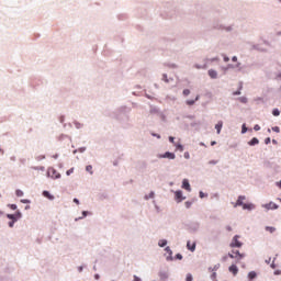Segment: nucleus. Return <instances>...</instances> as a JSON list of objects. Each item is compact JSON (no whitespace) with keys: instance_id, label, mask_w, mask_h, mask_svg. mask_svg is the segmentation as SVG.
Segmentation results:
<instances>
[{"instance_id":"f257e3e1","label":"nucleus","mask_w":281,"mask_h":281,"mask_svg":"<svg viewBox=\"0 0 281 281\" xmlns=\"http://www.w3.org/2000/svg\"><path fill=\"white\" fill-rule=\"evenodd\" d=\"M228 258H233L236 262H240L243 258H245V254H240L238 250H232V252L228 254Z\"/></svg>"},{"instance_id":"f03ea898","label":"nucleus","mask_w":281,"mask_h":281,"mask_svg":"<svg viewBox=\"0 0 281 281\" xmlns=\"http://www.w3.org/2000/svg\"><path fill=\"white\" fill-rule=\"evenodd\" d=\"M48 177H52V179H60V175L54 168L48 169Z\"/></svg>"},{"instance_id":"7ed1b4c3","label":"nucleus","mask_w":281,"mask_h":281,"mask_svg":"<svg viewBox=\"0 0 281 281\" xmlns=\"http://www.w3.org/2000/svg\"><path fill=\"white\" fill-rule=\"evenodd\" d=\"M245 195H239L238 196V199H237V201H236V203H234L233 205H234V207H238V206H240L241 205V207H243V205L245 204L243 201H245Z\"/></svg>"},{"instance_id":"20e7f679","label":"nucleus","mask_w":281,"mask_h":281,"mask_svg":"<svg viewBox=\"0 0 281 281\" xmlns=\"http://www.w3.org/2000/svg\"><path fill=\"white\" fill-rule=\"evenodd\" d=\"M175 154L170 153V151H166L164 155H160L159 158L160 159H175Z\"/></svg>"},{"instance_id":"39448f33","label":"nucleus","mask_w":281,"mask_h":281,"mask_svg":"<svg viewBox=\"0 0 281 281\" xmlns=\"http://www.w3.org/2000/svg\"><path fill=\"white\" fill-rule=\"evenodd\" d=\"M182 188L183 190H187V192H192V188L190 187V182L188 181V179H184L182 181Z\"/></svg>"},{"instance_id":"423d86ee","label":"nucleus","mask_w":281,"mask_h":281,"mask_svg":"<svg viewBox=\"0 0 281 281\" xmlns=\"http://www.w3.org/2000/svg\"><path fill=\"white\" fill-rule=\"evenodd\" d=\"M231 247H243V244L238 240V235L233 238Z\"/></svg>"},{"instance_id":"0eeeda50","label":"nucleus","mask_w":281,"mask_h":281,"mask_svg":"<svg viewBox=\"0 0 281 281\" xmlns=\"http://www.w3.org/2000/svg\"><path fill=\"white\" fill-rule=\"evenodd\" d=\"M187 249H189V251H195L196 250V243L188 241L187 243Z\"/></svg>"},{"instance_id":"6e6552de","label":"nucleus","mask_w":281,"mask_h":281,"mask_svg":"<svg viewBox=\"0 0 281 281\" xmlns=\"http://www.w3.org/2000/svg\"><path fill=\"white\" fill-rule=\"evenodd\" d=\"M228 271L231 273H233V276H237L238 274V267H236V265H232L229 268H228Z\"/></svg>"},{"instance_id":"1a4fd4ad","label":"nucleus","mask_w":281,"mask_h":281,"mask_svg":"<svg viewBox=\"0 0 281 281\" xmlns=\"http://www.w3.org/2000/svg\"><path fill=\"white\" fill-rule=\"evenodd\" d=\"M266 210H278V204L270 202L265 205Z\"/></svg>"},{"instance_id":"9d476101","label":"nucleus","mask_w":281,"mask_h":281,"mask_svg":"<svg viewBox=\"0 0 281 281\" xmlns=\"http://www.w3.org/2000/svg\"><path fill=\"white\" fill-rule=\"evenodd\" d=\"M176 200L178 201V203H181V201L183 200V193L181 191H176Z\"/></svg>"},{"instance_id":"9b49d317","label":"nucleus","mask_w":281,"mask_h":281,"mask_svg":"<svg viewBox=\"0 0 281 281\" xmlns=\"http://www.w3.org/2000/svg\"><path fill=\"white\" fill-rule=\"evenodd\" d=\"M209 76H210V78L216 79V78H218V72H216V70H214V69H210Z\"/></svg>"},{"instance_id":"f8f14e48","label":"nucleus","mask_w":281,"mask_h":281,"mask_svg":"<svg viewBox=\"0 0 281 281\" xmlns=\"http://www.w3.org/2000/svg\"><path fill=\"white\" fill-rule=\"evenodd\" d=\"M215 128L217 131V135H221V128H223V121H218V123L215 125Z\"/></svg>"},{"instance_id":"ddd939ff","label":"nucleus","mask_w":281,"mask_h":281,"mask_svg":"<svg viewBox=\"0 0 281 281\" xmlns=\"http://www.w3.org/2000/svg\"><path fill=\"white\" fill-rule=\"evenodd\" d=\"M43 196H45L46 199H49V201H54V195H52L49 191H44Z\"/></svg>"},{"instance_id":"4468645a","label":"nucleus","mask_w":281,"mask_h":281,"mask_svg":"<svg viewBox=\"0 0 281 281\" xmlns=\"http://www.w3.org/2000/svg\"><path fill=\"white\" fill-rule=\"evenodd\" d=\"M260 144V140H258V138L254 137L250 142H248L249 146H256Z\"/></svg>"},{"instance_id":"2eb2a0df","label":"nucleus","mask_w":281,"mask_h":281,"mask_svg":"<svg viewBox=\"0 0 281 281\" xmlns=\"http://www.w3.org/2000/svg\"><path fill=\"white\" fill-rule=\"evenodd\" d=\"M199 98H200V95H196V97H195V100H188V101H187V104H188L189 106H193V104H194L195 102H199Z\"/></svg>"},{"instance_id":"dca6fc26","label":"nucleus","mask_w":281,"mask_h":281,"mask_svg":"<svg viewBox=\"0 0 281 281\" xmlns=\"http://www.w3.org/2000/svg\"><path fill=\"white\" fill-rule=\"evenodd\" d=\"M254 204H243V210H254Z\"/></svg>"},{"instance_id":"f3484780","label":"nucleus","mask_w":281,"mask_h":281,"mask_svg":"<svg viewBox=\"0 0 281 281\" xmlns=\"http://www.w3.org/2000/svg\"><path fill=\"white\" fill-rule=\"evenodd\" d=\"M86 170H87V172H89L90 175H93V166L88 165V166L86 167Z\"/></svg>"},{"instance_id":"a211bd4d","label":"nucleus","mask_w":281,"mask_h":281,"mask_svg":"<svg viewBox=\"0 0 281 281\" xmlns=\"http://www.w3.org/2000/svg\"><path fill=\"white\" fill-rule=\"evenodd\" d=\"M266 232H269L270 234H273V232H276V227H273V226H267V227H266Z\"/></svg>"},{"instance_id":"6ab92c4d","label":"nucleus","mask_w":281,"mask_h":281,"mask_svg":"<svg viewBox=\"0 0 281 281\" xmlns=\"http://www.w3.org/2000/svg\"><path fill=\"white\" fill-rule=\"evenodd\" d=\"M159 247H166L168 245V241L166 239L159 240L158 243Z\"/></svg>"},{"instance_id":"aec40b11","label":"nucleus","mask_w":281,"mask_h":281,"mask_svg":"<svg viewBox=\"0 0 281 281\" xmlns=\"http://www.w3.org/2000/svg\"><path fill=\"white\" fill-rule=\"evenodd\" d=\"M272 115H274V117H278V115H280V110L274 109V110L272 111Z\"/></svg>"},{"instance_id":"412c9836","label":"nucleus","mask_w":281,"mask_h":281,"mask_svg":"<svg viewBox=\"0 0 281 281\" xmlns=\"http://www.w3.org/2000/svg\"><path fill=\"white\" fill-rule=\"evenodd\" d=\"M248 278L250 280H254V278H256V272L255 271L249 272Z\"/></svg>"},{"instance_id":"4be33fe9","label":"nucleus","mask_w":281,"mask_h":281,"mask_svg":"<svg viewBox=\"0 0 281 281\" xmlns=\"http://www.w3.org/2000/svg\"><path fill=\"white\" fill-rule=\"evenodd\" d=\"M7 217L10 218V221H16V216L13 214H8Z\"/></svg>"},{"instance_id":"5701e85b","label":"nucleus","mask_w":281,"mask_h":281,"mask_svg":"<svg viewBox=\"0 0 281 281\" xmlns=\"http://www.w3.org/2000/svg\"><path fill=\"white\" fill-rule=\"evenodd\" d=\"M239 102H243V104H247V98L245 97L239 98Z\"/></svg>"},{"instance_id":"b1692460","label":"nucleus","mask_w":281,"mask_h":281,"mask_svg":"<svg viewBox=\"0 0 281 281\" xmlns=\"http://www.w3.org/2000/svg\"><path fill=\"white\" fill-rule=\"evenodd\" d=\"M15 194H16V196H23V191L18 189L15 191Z\"/></svg>"},{"instance_id":"393cba45","label":"nucleus","mask_w":281,"mask_h":281,"mask_svg":"<svg viewBox=\"0 0 281 281\" xmlns=\"http://www.w3.org/2000/svg\"><path fill=\"white\" fill-rule=\"evenodd\" d=\"M177 149L180 150V153H183V145H176Z\"/></svg>"},{"instance_id":"a878e982","label":"nucleus","mask_w":281,"mask_h":281,"mask_svg":"<svg viewBox=\"0 0 281 281\" xmlns=\"http://www.w3.org/2000/svg\"><path fill=\"white\" fill-rule=\"evenodd\" d=\"M165 251H167V254H169V256H172V250L170 249V247H166Z\"/></svg>"},{"instance_id":"bb28decb","label":"nucleus","mask_w":281,"mask_h":281,"mask_svg":"<svg viewBox=\"0 0 281 281\" xmlns=\"http://www.w3.org/2000/svg\"><path fill=\"white\" fill-rule=\"evenodd\" d=\"M192 280H193L192 276L190 273H188L187 278H186V281H192Z\"/></svg>"},{"instance_id":"cd10ccee","label":"nucleus","mask_w":281,"mask_h":281,"mask_svg":"<svg viewBox=\"0 0 281 281\" xmlns=\"http://www.w3.org/2000/svg\"><path fill=\"white\" fill-rule=\"evenodd\" d=\"M184 205L189 210V207H192V202H186Z\"/></svg>"},{"instance_id":"c85d7f7f","label":"nucleus","mask_w":281,"mask_h":281,"mask_svg":"<svg viewBox=\"0 0 281 281\" xmlns=\"http://www.w3.org/2000/svg\"><path fill=\"white\" fill-rule=\"evenodd\" d=\"M176 258H177L178 260H183V256H182L181 254H177V255H176Z\"/></svg>"},{"instance_id":"c756f323","label":"nucleus","mask_w":281,"mask_h":281,"mask_svg":"<svg viewBox=\"0 0 281 281\" xmlns=\"http://www.w3.org/2000/svg\"><path fill=\"white\" fill-rule=\"evenodd\" d=\"M272 131H273L274 133H280V128H279L278 126L272 127Z\"/></svg>"},{"instance_id":"7c9ffc66","label":"nucleus","mask_w":281,"mask_h":281,"mask_svg":"<svg viewBox=\"0 0 281 281\" xmlns=\"http://www.w3.org/2000/svg\"><path fill=\"white\" fill-rule=\"evenodd\" d=\"M209 164H211L212 166H216V164H218V160H211L209 161Z\"/></svg>"},{"instance_id":"2f4dec72","label":"nucleus","mask_w":281,"mask_h":281,"mask_svg":"<svg viewBox=\"0 0 281 281\" xmlns=\"http://www.w3.org/2000/svg\"><path fill=\"white\" fill-rule=\"evenodd\" d=\"M190 93V89H184L183 90V95H188Z\"/></svg>"},{"instance_id":"473e14b6","label":"nucleus","mask_w":281,"mask_h":281,"mask_svg":"<svg viewBox=\"0 0 281 281\" xmlns=\"http://www.w3.org/2000/svg\"><path fill=\"white\" fill-rule=\"evenodd\" d=\"M184 159H190V153L188 151L184 153Z\"/></svg>"},{"instance_id":"72a5a7b5","label":"nucleus","mask_w":281,"mask_h":281,"mask_svg":"<svg viewBox=\"0 0 281 281\" xmlns=\"http://www.w3.org/2000/svg\"><path fill=\"white\" fill-rule=\"evenodd\" d=\"M14 223H16V221L9 222V227H14Z\"/></svg>"},{"instance_id":"f704fd0d","label":"nucleus","mask_w":281,"mask_h":281,"mask_svg":"<svg viewBox=\"0 0 281 281\" xmlns=\"http://www.w3.org/2000/svg\"><path fill=\"white\" fill-rule=\"evenodd\" d=\"M265 144H271V138H269V137L266 138V139H265Z\"/></svg>"},{"instance_id":"c9c22d12","label":"nucleus","mask_w":281,"mask_h":281,"mask_svg":"<svg viewBox=\"0 0 281 281\" xmlns=\"http://www.w3.org/2000/svg\"><path fill=\"white\" fill-rule=\"evenodd\" d=\"M169 142H170L171 144H175V137L170 136V137H169Z\"/></svg>"},{"instance_id":"e433bc0d","label":"nucleus","mask_w":281,"mask_h":281,"mask_svg":"<svg viewBox=\"0 0 281 281\" xmlns=\"http://www.w3.org/2000/svg\"><path fill=\"white\" fill-rule=\"evenodd\" d=\"M133 281H142V279L137 276H134V280Z\"/></svg>"},{"instance_id":"4c0bfd02","label":"nucleus","mask_w":281,"mask_h":281,"mask_svg":"<svg viewBox=\"0 0 281 281\" xmlns=\"http://www.w3.org/2000/svg\"><path fill=\"white\" fill-rule=\"evenodd\" d=\"M254 131H260V125H255Z\"/></svg>"},{"instance_id":"58836bf2","label":"nucleus","mask_w":281,"mask_h":281,"mask_svg":"<svg viewBox=\"0 0 281 281\" xmlns=\"http://www.w3.org/2000/svg\"><path fill=\"white\" fill-rule=\"evenodd\" d=\"M154 196H155V192H150L149 193V199H154Z\"/></svg>"},{"instance_id":"ea45409f","label":"nucleus","mask_w":281,"mask_h":281,"mask_svg":"<svg viewBox=\"0 0 281 281\" xmlns=\"http://www.w3.org/2000/svg\"><path fill=\"white\" fill-rule=\"evenodd\" d=\"M74 203H77V205H80V201L78 199H74Z\"/></svg>"},{"instance_id":"a19ab883","label":"nucleus","mask_w":281,"mask_h":281,"mask_svg":"<svg viewBox=\"0 0 281 281\" xmlns=\"http://www.w3.org/2000/svg\"><path fill=\"white\" fill-rule=\"evenodd\" d=\"M10 207L11 210H16V204H11Z\"/></svg>"},{"instance_id":"79ce46f5","label":"nucleus","mask_w":281,"mask_h":281,"mask_svg":"<svg viewBox=\"0 0 281 281\" xmlns=\"http://www.w3.org/2000/svg\"><path fill=\"white\" fill-rule=\"evenodd\" d=\"M232 60H233V63H236V61L238 60V57L234 56V57L232 58Z\"/></svg>"},{"instance_id":"37998d69","label":"nucleus","mask_w":281,"mask_h":281,"mask_svg":"<svg viewBox=\"0 0 281 281\" xmlns=\"http://www.w3.org/2000/svg\"><path fill=\"white\" fill-rule=\"evenodd\" d=\"M71 172H74V169H69L67 172H66V175H71Z\"/></svg>"},{"instance_id":"c03bdc74","label":"nucleus","mask_w":281,"mask_h":281,"mask_svg":"<svg viewBox=\"0 0 281 281\" xmlns=\"http://www.w3.org/2000/svg\"><path fill=\"white\" fill-rule=\"evenodd\" d=\"M233 95H240V91L234 92Z\"/></svg>"},{"instance_id":"a18cd8bd","label":"nucleus","mask_w":281,"mask_h":281,"mask_svg":"<svg viewBox=\"0 0 281 281\" xmlns=\"http://www.w3.org/2000/svg\"><path fill=\"white\" fill-rule=\"evenodd\" d=\"M225 63H229V57H224Z\"/></svg>"},{"instance_id":"49530a36","label":"nucleus","mask_w":281,"mask_h":281,"mask_svg":"<svg viewBox=\"0 0 281 281\" xmlns=\"http://www.w3.org/2000/svg\"><path fill=\"white\" fill-rule=\"evenodd\" d=\"M241 133H247V128L243 127Z\"/></svg>"},{"instance_id":"de8ad7c7","label":"nucleus","mask_w":281,"mask_h":281,"mask_svg":"<svg viewBox=\"0 0 281 281\" xmlns=\"http://www.w3.org/2000/svg\"><path fill=\"white\" fill-rule=\"evenodd\" d=\"M228 232H232V226H227L226 228Z\"/></svg>"},{"instance_id":"09e8293b","label":"nucleus","mask_w":281,"mask_h":281,"mask_svg":"<svg viewBox=\"0 0 281 281\" xmlns=\"http://www.w3.org/2000/svg\"><path fill=\"white\" fill-rule=\"evenodd\" d=\"M272 144H278V140H276V139H272Z\"/></svg>"},{"instance_id":"8fccbe9b","label":"nucleus","mask_w":281,"mask_h":281,"mask_svg":"<svg viewBox=\"0 0 281 281\" xmlns=\"http://www.w3.org/2000/svg\"><path fill=\"white\" fill-rule=\"evenodd\" d=\"M215 144H216V142H212V143H211V146H214Z\"/></svg>"},{"instance_id":"3c124183","label":"nucleus","mask_w":281,"mask_h":281,"mask_svg":"<svg viewBox=\"0 0 281 281\" xmlns=\"http://www.w3.org/2000/svg\"><path fill=\"white\" fill-rule=\"evenodd\" d=\"M200 196H201V199H203V192H200Z\"/></svg>"},{"instance_id":"603ef678","label":"nucleus","mask_w":281,"mask_h":281,"mask_svg":"<svg viewBox=\"0 0 281 281\" xmlns=\"http://www.w3.org/2000/svg\"><path fill=\"white\" fill-rule=\"evenodd\" d=\"M213 278H216V272L213 273Z\"/></svg>"},{"instance_id":"864d4df0","label":"nucleus","mask_w":281,"mask_h":281,"mask_svg":"<svg viewBox=\"0 0 281 281\" xmlns=\"http://www.w3.org/2000/svg\"><path fill=\"white\" fill-rule=\"evenodd\" d=\"M156 137H158V139L161 137V136H159V135H155Z\"/></svg>"},{"instance_id":"5fc2aeb1","label":"nucleus","mask_w":281,"mask_h":281,"mask_svg":"<svg viewBox=\"0 0 281 281\" xmlns=\"http://www.w3.org/2000/svg\"><path fill=\"white\" fill-rule=\"evenodd\" d=\"M79 271H82V267L79 268Z\"/></svg>"},{"instance_id":"6e6d98bb","label":"nucleus","mask_w":281,"mask_h":281,"mask_svg":"<svg viewBox=\"0 0 281 281\" xmlns=\"http://www.w3.org/2000/svg\"><path fill=\"white\" fill-rule=\"evenodd\" d=\"M83 215L86 216V215H87V212H83Z\"/></svg>"},{"instance_id":"4d7b16f0","label":"nucleus","mask_w":281,"mask_h":281,"mask_svg":"<svg viewBox=\"0 0 281 281\" xmlns=\"http://www.w3.org/2000/svg\"><path fill=\"white\" fill-rule=\"evenodd\" d=\"M280 2H281V0H280Z\"/></svg>"}]
</instances>
